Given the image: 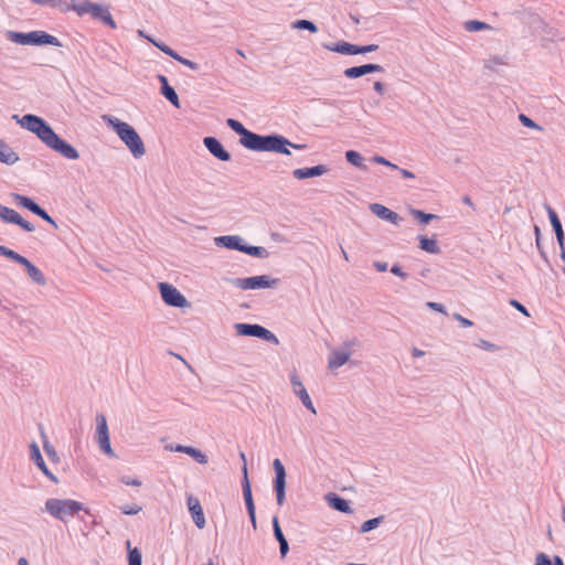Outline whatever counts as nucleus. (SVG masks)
<instances>
[{
	"label": "nucleus",
	"mask_w": 565,
	"mask_h": 565,
	"mask_svg": "<svg viewBox=\"0 0 565 565\" xmlns=\"http://www.w3.org/2000/svg\"><path fill=\"white\" fill-rule=\"evenodd\" d=\"M97 437L109 436L107 422L104 415H97Z\"/></svg>",
	"instance_id": "nucleus-40"
},
{
	"label": "nucleus",
	"mask_w": 565,
	"mask_h": 565,
	"mask_svg": "<svg viewBox=\"0 0 565 565\" xmlns=\"http://www.w3.org/2000/svg\"><path fill=\"white\" fill-rule=\"evenodd\" d=\"M242 475H243L242 490H243V497H244L246 510H247V513L250 519L253 527L256 529L257 524H256L255 504H254V500H253L250 482L248 479L247 463L243 465Z\"/></svg>",
	"instance_id": "nucleus-10"
},
{
	"label": "nucleus",
	"mask_w": 565,
	"mask_h": 565,
	"mask_svg": "<svg viewBox=\"0 0 565 565\" xmlns=\"http://www.w3.org/2000/svg\"><path fill=\"white\" fill-rule=\"evenodd\" d=\"M383 67L379 64H364L360 66L349 67L344 71V75L348 78H358L360 76L374 73L382 72Z\"/></svg>",
	"instance_id": "nucleus-19"
},
{
	"label": "nucleus",
	"mask_w": 565,
	"mask_h": 565,
	"mask_svg": "<svg viewBox=\"0 0 565 565\" xmlns=\"http://www.w3.org/2000/svg\"><path fill=\"white\" fill-rule=\"evenodd\" d=\"M154 46L158 47L164 54L169 55L173 60H175L179 63H181L182 65L189 67L190 70L195 71L198 68L196 63H194V62H192V61H190L188 58L182 57L181 55H179L174 50H172L167 44H164V43H154Z\"/></svg>",
	"instance_id": "nucleus-25"
},
{
	"label": "nucleus",
	"mask_w": 565,
	"mask_h": 565,
	"mask_svg": "<svg viewBox=\"0 0 565 565\" xmlns=\"http://www.w3.org/2000/svg\"><path fill=\"white\" fill-rule=\"evenodd\" d=\"M30 456L31 460L43 472L45 477H47L53 483H58L57 477L47 468L41 455L40 448L35 443H32L30 446Z\"/></svg>",
	"instance_id": "nucleus-14"
},
{
	"label": "nucleus",
	"mask_w": 565,
	"mask_h": 565,
	"mask_svg": "<svg viewBox=\"0 0 565 565\" xmlns=\"http://www.w3.org/2000/svg\"><path fill=\"white\" fill-rule=\"evenodd\" d=\"M545 210H546V213L548 215V218H550V222L555 231V234H556V238H557V242L559 244V247L563 248V244H564V232H563V228H562V224H561V221L556 214V212L554 211V209L550 205H545Z\"/></svg>",
	"instance_id": "nucleus-27"
},
{
	"label": "nucleus",
	"mask_w": 565,
	"mask_h": 565,
	"mask_svg": "<svg viewBox=\"0 0 565 565\" xmlns=\"http://www.w3.org/2000/svg\"><path fill=\"white\" fill-rule=\"evenodd\" d=\"M234 328L239 335L256 337L266 341L278 343L277 337L268 329L259 324L236 323Z\"/></svg>",
	"instance_id": "nucleus-9"
},
{
	"label": "nucleus",
	"mask_w": 565,
	"mask_h": 565,
	"mask_svg": "<svg viewBox=\"0 0 565 565\" xmlns=\"http://www.w3.org/2000/svg\"><path fill=\"white\" fill-rule=\"evenodd\" d=\"M215 244L221 247L242 252L243 239L238 235H224L215 237Z\"/></svg>",
	"instance_id": "nucleus-24"
},
{
	"label": "nucleus",
	"mask_w": 565,
	"mask_h": 565,
	"mask_svg": "<svg viewBox=\"0 0 565 565\" xmlns=\"http://www.w3.org/2000/svg\"><path fill=\"white\" fill-rule=\"evenodd\" d=\"M462 202H463L465 204H467L468 206H470L472 210H475V204L472 203V201H471L470 196L465 195V196L462 198Z\"/></svg>",
	"instance_id": "nucleus-63"
},
{
	"label": "nucleus",
	"mask_w": 565,
	"mask_h": 565,
	"mask_svg": "<svg viewBox=\"0 0 565 565\" xmlns=\"http://www.w3.org/2000/svg\"><path fill=\"white\" fill-rule=\"evenodd\" d=\"M1 221L4 223H11L19 225L25 232H33L34 225L29 221H25L15 210L4 206L1 215Z\"/></svg>",
	"instance_id": "nucleus-13"
},
{
	"label": "nucleus",
	"mask_w": 565,
	"mask_h": 565,
	"mask_svg": "<svg viewBox=\"0 0 565 565\" xmlns=\"http://www.w3.org/2000/svg\"><path fill=\"white\" fill-rule=\"evenodd\" d=\"M372 160L375 163H379V164H382V166H386V167H390L392 169H398V167L396 164L392 163L391 161H388L387 159H385L382 156H374Z\"/></svg>",
	"instance_id": "nucleus-46"
},
{
	"label": "nucleus",
	"mask_w": 565,
	"mask_h": 565,
	"mask_svg": "<svg viewBox=\"0 0 565 565\" xmlns=\"http://www.w3.org/2000/svg\"><path fill=\"white\" fill-rule=\"evenodd\" d=\"M121 512L126 515H135L141 511V507L134 504V505H124L120 508Z\"/></svg>",
	"instance_id": "nucleus-44"
},
{
	"label": "nucleus",
	"mask_w": 565,
	"mask_h": 565,
	"mask_svg": "<svg viewBox=\"0 0 565 565\" xmlns=\"http://www.w3.org/2000/svg\"><path fill=\"white\" fill-rule=\"evenodd\" d=\"M242 252L246 253L247 255L255 256V257H266L268 255L267 250L264 247L260 246H248L243 244Z\"/></svg>",
	"instance_id": "nucleus-36"
},
{
	"label": "nucleus",
	"mask_w": 565,
	"mask_h": 565,
	"mask_svg": "<svg viewBox=\"0 0 565 565\" xmlns=\"http://www.w3.org/2000/svg\"><path fill=\"white\" fill-rule=\"evenodd\" d=\"M164 448L169 451L186 454L201 465H205L209 461L207 456L204 452H202L200 449L191 447V446L170 444V445H167Z\"/></svg>",
	"instance_id": "nucleus-16"
},
{
	"label": "nucleus",
	"mask_w": 565,
	"mask_h": 565,
	"mask_svg": "<svg viewBox=\"0 0 565 565\" xmlns=\"http://www.w3.org/2000/svg\"><path fill=\"white\" fill-rule=\"evenodd\" d=\"M510 305L512 307H514L516 310H519L520 312H522L524 316H526V317L530 316L527 309L522 303H520L518 300H514V299L511 300Z\"/></svg>",
	"instance_id": "nucleus-53"
},
{
	"label": "nucleus",
	"mask_w": 565,
	"mask_h": 565,
	"mask_svg": "<svg viewBox=\"0 0 565 565\" xmlns=\"http://www.w3.org/2000/svg\"><path fill=\"white\" fill-rule=\"evenodd\" d=\"M273 467L275 470L274 490L276 492L277 504L282 505L285 502L286 470L279 459L274 460Z\"/></svg>",
	"instance_id": "nucleus-12"
},
{
	"label": "nucleus",
	"mask_w": 565,
	"mask_h": 565,
	"mask_svg": "<svg viewBox=\"0 0 565 565\" xmlns=\"http://www.w3.org/2000/svg\"><path fill=\"white\" fill-rule=\"evenodd\" d=\"M94 4L95 3L89 0H84L82 2H72L70 9L78 15L90 14Z\"/></svg>",
	"instance_id": "nucleus-31"
},
{
	"label": "nucleus",
	"mask_w": 565,
	"mask_h": 565,
	"mask_svg": "<svg viewBox=\"0 0 565 565\" xmlns=\"http://www.w3.org/2000/svg\"><path fill=\"white\" fill-rule=\"evenodd\" d=\"M98 444L102 451H104L106 455L114 457V451L110 446L109 436L98 437Z\"/></svg>",
	"instance_id": "nucleus-41"
},
{
	"label": "nucleus",
	"mask_w": 565,
	"mask_h": 565,
	"mask_svg": "<svg viewBox=\"0 0 565 565\" xmlns=\"http://www.w3.org/2000/svg\"><path fill=\"white\" fill-rule=\"evenodd\" d=\"M12 118L24 129L33 132L36 137L51 150L57 152L67 160H77L78 151L66 140L62 139L47 125V122L36 115H24L19 117L13 115Z\"/></svg>",
	"instance_id": "nucleus-1"
},
{
	"label": "nucleus",
	"mask_w": 565,
	"mask_h": 565,
	"mask_svg": "<svg viewBox=\"0 0 565 565\" xmlns=\"http://www.w3.org/2000/svg\"><path fill=\"white\" fill-rule=\"evenodd\" d=\"M279 279L270 278L267 275L247 277V278H236L233 281V285L242 290H255V289H265V288H274L278 285Z\"/></svg>",
	"instance_id": "nucleus-6"
},
{
	"label": "nucleus",
	"mask_w": 565,
	"mask_h": 565,
	"mask_svg": "<svg viewBox=\"0 0 565 565\" xmlns=\"http://www.w3.org/2000/svg\"><path fill=\"white\" fill-rule=\"evenodd\" d=\"M354 342L348 341L342 344V347L333 349L328 356V367L331 371H335L339 367L343 366L350 359L353 353Z\"/></svg>",
	"instance_id": "nucleus-8"
},
{
	"label": "nucleus",
	"mask_w": 565,
	"mask_h": 565,
	"mask_svg": "<svg viewBox=\"0 0 565 565\" xmlns=\"http://www.w3.org/2000/svg\"><path fill=\"white\" fill-rule=\"evenodd\" d=\"M399 171V173L402 174L403 178L405 179H414L415 178V174L409 171V170H406V169H397Z\"/></svg>",
	"instance_id": "nucleus-59"
},
{
	"label": "nucleus",
	"mask_w": 565,
	"mask_h": 565,
	"mask_svg": "<svg viewBox=\"0 0 565 565\" xmlns=\"http://www.w3.org/2000/svg\"><path fill=\"white\" fill-rule=\"evenodd\" d=\"M278 543H279L280 555L282 557H285L289 551V545H288L286 537H284L282 540H279Z\"/></svg>",
	"instance_id": "nucleus-51"
},
{
	"label": "nucleus",
	"mask_w": 565,
	"mask_h": 565,
	"mask_svg": "<svg viewBox=\"0 0 565 565\" xmlns=\"http://www.w3.org/2000/svg\"><path fill=\"white\" fill-rule=\"evenodd\" d=\"M158 288L166 305L175 308H185L190 306L188 299L174 286L168 282H159Z\"/></svg>",
	"instance_id": "nucleus-7"
},
{
	"label": "nucleus",
	"mask_w": 565,
	"mask_h": 565,
	"mask_svg": "<svg viewBox=\"0 0 565 565\" xmlns=\"http://www.w3.org/2000/svg\"><path fill=\"white\" fill-rule=\"evenodd\" d=\"M384 520V516H377L370 520L364 521L361 524L360 532L367 533L374 529H376Z\"/></svg>",
	"instance_id": "nucleus-35"
},
{
	"label": "nucleus",
	"mask_w": 565,
	"mask_h": 565,
	"mask_svg": "<svg viewBox=\"0 0 565 565\" xmlns=\"http://www.w3.org/2000/svg\"><path fill=\"white\" fill-rule=\"evenodd\" d=\"M8 39L21 45H53L62 46L61 41L45 31H32L29 33L23 32H9Z\"/></svg>",
	"instance_id": "nucleus-5"
},
{
	"label": "nucleus",
	"mask_w": 565,
	"mask_h": 565,
	"mask_svg": "<svg viewBox=\"0 0 565 565\" xmlns=\"http://www.w3.org/2000/svg\"><path fill=\"white\" fill-rule=\"evenodd\" d=\"M90 15L94 19H98V20L103 21L105 24H107L111 29H116V26H117L109 10L102 4L95 3L93 7V10L90 12Z\"/></svg>",
	"instance_id": "nucleus-23"
},
{
	"label": "nucleus",
	"mask_w": 565,
	"mask_h": 565,
	"mask_svg": "<svg viewBox=\"0 0 565 565\" xmlns=\"http://www.w3.org/2000/svg\"><path fill=\"white\" fill-rule=\"evenodd\" d=\"M45 511L58 521L66 523L79 511L89 513L82 502L72 499L50 498L45 501Z\"/></svg>",
	"instance_id": "nucleus-4"
},
{
	"label": "nucleus",
	"mask_w": 565,
	"mask_h": 565,
	"mask_svg": "<svg viewBox=\"0 0 565 565\" xmlns=\"http://www.w3.org/2000/svg\"><path fill=\"white\" fill-rule=\"evenodd\" d=\"M141 553L140 551L135 547V548H129L128 551V562H129V565H141Z\"/></svg>",
	"instance_id": "nucleus-42"
},
{
	"label": "nucleus",
	"mask_w": 565,
	"mask_h": 565,
	"mask_svg": "<svg viewBox=\"0 0 565 565\" xmlns=\"http://www.w3.org/2000/svg\"><path fill=\"white\" fill-rule=\"evenodd\" d=\"M102 120L108 128L116 132L118 138L125 143L134 158L139 159L145 156V143L132 126L115 116L107 114L102 116Z\"/></svg>",
	"instance_id": "nucleus-3"
},
{
	"label": "nucleus",
	"mask_w": 565,
	"mask_h": 565,
	"mask_svg": "<svg viewBox=\"0 0 565 565\" xmlns=\"http://www.w3.org/2000/svg\"><path fill=\"white\" fill-rule=\"evenodd\" d=\"M519 120L522 122L523 126H525L527 128L535 129L539 131L543 130L542 126L537 125L535 121H533L530 117H527L524 114L519 115Z\"/></svg>",
	"instance_id": "nucleus-43"
},
{
	"label": "nucleus",
	"mask_w": 565,
	"mask_h": 565,
	"mask_svg": "<svg viewBox=\"0 0 565 565\" xmlns=\"http://www.w3.org/2000/svg\"><path fill=\"white\" fill-rule=\"evenodd\" d=\"M120 481L122 483H125L126 486H134V487L141 486V481L139 479H137V478L122 477L120 479Z\"/></svg>",
	"instance_id": "nucleus-49"
},
{
	"label": "nucleus",
	"mask_w": 565,
	"mask_h": 565,
	"mask_svg": "<svg viewBox=\"0 0 565 565\" xmlns=\"http://www.w3.org/2000/svg\"><path fill=\"white\" fill-rule=\"evenodd\" d=\"M160 83L162 84L161 86V93L162 95L177 108L180 107V102H179V97H178V94L175 93L174 88L171 87L169 84H168V79L166 76L163 75H159L158 76Z\"/></svg>",
	"instance_id": "nucleus-28"
},
{
	"label": "nucleus",
	"mask_w": 565,
	"mask_h": 565,
	"mask_svg": "<svg viewBox=\"0 0 565 565\" xmlns=\"http://www.w3.org/2000/svg\"><path fill=\"white\" fill-rule=\"evenodd\" d=\"M374 89L376 93H379L380 95H382L384 93V85L382 82L380 81H376L373 85Z\"/></svg>",
	"instance_id": "nucleus-61"
},
{
	"label": "nucleus",
	"mask_w": 565,
	"mask_h": 565,
	"mask_svg": "<svg viewBox=\"0 0 565 565\" xmlns=\"http://www.w3.org/2000/svg\"><path fill=\"white\" fill-rule=\"evenodd\" d=\"M226 124L241 136L242 146L253 151H269L289 156L288 147L298 150L306 148V145L292 143L281 135H257L246 129L242 122L232 118L227 119Z\"/></svg>",
	"instance_id": "nucleus-2"
},
{
	"label": "nucleus",
	"mask_w": 565,
	"mask_h": 565,
	"mask_svg": "<svg viewBox=\"0 0 565 565\" xmlns=\"http://www.w3.org/2000/svg\"><path fill=\"white\" fill-rule=\"evenodd\" d=\"M418 239L420 249L429 254H438L440 252V248L436 239L428 238L426 236H419Z\"/></svg>",
	"instance_id": "nucleus-29"
},
{
	"label": "nucleus",
	"mask_w": 565,
	"mask_h": 565,
	"mask_svg": "<svg viewBox=\"0 0 565 565\" xmlns=\"http://www.w3.org/2000/svg\"><path fill=\"white\" fill-rule=\"evenodd\" d=\"M298 395L299 399L306 406L307 409H309L311 413L316 414L315 406L312 404V401L308 394V391H295Z\"/></svg>",
	"instance_id": "nucleus-39"
},
{
	"label": "nucleus",
	"mask_w": 565,
	"mask_h": 565,
	"mask_svg": "<svg viewBox=\"0 0 565 565\" xmlns=\"http://www.w3.org/2000/svg\"><path fill=\"white\" fill-rule=\"evenodd\" d=\"M454 318L460 322V324L465 328H469L472 326V321L460 316L459 313H455Z\"/></svg>",
	"instance_id": "nucleus-55"
},
{
	"label": "nucleus",
	"mask_w": 565,
	"mask_h": 565,
	"mask_svg": "<svg viewBox=\"0 0 565 565\" xmlns=\"http://www.w3.org/2000/svg\"><path fill=\"white\" fill-rule=\"evenodd\" d=\"M535 561V565H552L551 558L544 553H539Z\"/></svg>",
	"instance_id": "nucleus-47"
},
{
	"label": "nucleus",
	"mask_w": 565,
	"mask_h": 565,
	"mask_svg": "<svg viewBox=\"0 0 565 565\" xmlns=\"http://www.w3.org/2000/svg\"><path fill=\"white\" fill-rule=\"evenodd\" d=\"M377 47L379 46L376 44H370V45H363V46L358 45V50H359L358 54L370 53V52L376 51Z\"/></svg>",
	"instance_id": "nucleus-54"
},
{
	"label": "nucleus",
	"mask_w": 565,
	"mask_h": 565,
	"mask_svg": "<svg viewBox=\"0 0 565 565\" xmlns=\"http://www.w3.org/2000/svg\"><path fill=\"white\" fill-rule=\"evenodd\" d=\"M0 255L22 265L24 264L23 262L26 259V257L20 255L19 253L6 247V246H1L0 245Z\"/></svg>",
	"instance_id": "nucleus-33"
},
{
	"label": "nucleus",
	"mask_w": 565,
	"mask_h": 565,
	"mask_svg": "<svg viewBox=\"0 0 565 565\" xmlns=\"http://www.w3.org/2000/svg\"><path fill=\"white\" fill-rule=\"evenodd\" d=\"M411 214L422 224H428L430 221L437 218L438 216L430 213H425L420 210H411Z\"/></svg>",
	"instance_id": "nucleus-38"
},
{
	"label": "nucleus",
	"mask_w": 565,
	"mask_h": 565,
	"mask_svg": "<svg viewBox=\"0 0 565 565\" xmlns=\"http://www.w3.org/2000/svg\"><path fill=\"white\" fill-rule=\"evenodd\" d=\"M31 1L39 6H51V7H55L57 3V0H31Z\"/></svg>",
	"instance_id": "nucleus-57"
},
{
	"label": "nucleus",
	"mask_w": 565,
	"mask_h": 565,
	"mask_svg": "<svg viewBox=\"0 0 565 565\" xmlns=\"http://www.w3.org/2000/svg\"><path fill=\"white\" fill-rule=\"evenodd\" d=\"M186 505L195 525L199 529H203L206 524V521L199 499H196L192 494H189L186 497Z\"/></svg>",
	"instance_id": "nucleus-15"
},
{
	"label": "nucleus",
	"mask_w": 565,
	"mask_h": 565,
	"mask_svg": "<svg viewBox=\"0 0 565 565\" xmlns=\"http://www.w3.org/2000/svg\"><path fill=\"white\" fill-rule=\"evenodd\" d=\"M391 273L396 275V276H398V277H401L402 279H406L407 278V274L398 265H393L391 267Z\"/></svg>",
	"instance_id": "nucleus-50"
},
{
	"label": "nucleus",
	"mask_w": 565,
	"mask_h": 565,
	"mask_svg": "<svg viewBox=\"0 0 565 565\" xmlns=\"http://www.w3.org/2000/svg\"><path fill=\"white\" fill-rule=\"evenodd\" d=\"M19 154L4 140L0 139V162L12 166L19 161Z\"/></svg>",
	"instance_id": "nucleus-22"
},
{
	"label": "nucleus",
	"mask_w": 565,
	"mask_h": 565,
	"mask_svg": "<svg viewBox=\"0 0 565 565\" xmlns=\"http://www.w3.org/2000/svg\"><path fill=\"white\" fill-rule=\"evenodd\" d=\"M465 29L468 32H478L482 30H490L491 26L484 22L478 20H469L465 23Z\"/></svg>",
	"instance_id": "nucleus-37"
},
{
	"label": "nucleus",
	"mask_w": 565,
	"mask_h": 565,
	"mask_svg": "<svg viewBox=\"0 0 565 565\" xmlns=\"http://www.w3.org/2000/svg\"><path fill=\"white\" fill-rule=\"evenodd\" d=\"M370 210L377 217L385 220L394 225H397L401 221V216L396 212L390 210L388 207H386L380 203L371 204Z\"/></svg>",
	"instance_id": "nucleus-18"
},
{
	"label": "nucleus",
	"mask_w": 565,
	"mask_h": 565,
	"mask_svg": "<svg viewBox=\"0 0 565 565\" xmlns=\"http://www.w3.org/2000/svg\"><path fill=\"white\" fill-rule=\"evenodd\" d=\"M22 266L25 268V271L30 279L39 285V286H45L46 285V278L44 274L28 258L23 262Z\"/></svg>",
	"instance_id": "nucleus-26"
},
{
	"label": "nucleus",
	"mask_w": 565,
	"mask_h": 565,
	"mask_svg": "<svg viewBox=\"0 0 565 565\" xmlns=\"http://www.w3.org/2000/svg\"><path fill=\"white\" fill-rule=\"evenodd\" d=\"M426 306H427L428 308H430V309L435 310V311L440 312V313H444V315H446V313H447V311H446L445 307H444L441 303H439V302L428 301V302L426 303Z\"/></svg>",
	"instance_id": "nucleus-48"
},
{
	"label": "nucleus",
	"mask_w": 565,
	"mask_h": 565,
	"mask_svg": "<svg viewBox=\"0 0 565 565\" xmlns=\"http://www.w3.org/2000/svg\"><path fill=\"white\" fill-rule=\"evenodd\" d=\"M278 543H279L280 555L282 557H285L289 551V545H288L286 537H284L282 540H279Z\"/></svg>",
	"instance_id": "nucleus-52"
},
{
	"label": "nucleus",
	"mask_w": 565,
	"mask_h": 565,
	"mask_svg": "<svg viewBox=\"0 0 565 565\" xmlns=\"http://www.w3.org/2000/svg\"><path fill=\"white\" fill-rule=\"evenodd\" d=\"M12 198L17 205L28 209L29 211H31L32 213L36 214L42 220L47 222L54 228H57L56 222L47 214L45 210L39 206L32 199L18 193L12 194Z\"/></svg>",
	"instance_id": "nucleus-11"
},
{
	"label": "nucleus",
	"mask_w": 565,
	"mask_h": 565,
	"mask_svg": "<svg viewBox=\"0 0 565 565\" xmlns=\"http://www.w3.org/2000/svg\"><path fill=\"white\" fill-rule=\"evenodd\" d=\"M412 355L414 358H422V356L425 355V352L419 350V349H417V348H414L413 351H412Z\"/></svg>",
	"instance_id": "nucleus-62"
},
{
	"label": "nucleus",
	"mask_w": 565,
	"mask_h": 565,
	"mask_svg": "<svg viewBox=\"0 0 565 565\" xmlns=\"http://www.w3.org/2000/svg\"><path fill=\"white\" fill-rule=\"evenodd\" d=\"M328 171L326 166L319 164L310 168H299L294 170L292 175L298 179H307V178H313V177H320Z\"/></svg>",
	"instance_id": "nucleus-21"
},
{
	"label": "nucleus",
	"mask_w": 565,
	"mask_h": 565,
	"mask_svg": "<svg viewBox=\"0 0 565 565\" xmlns=\"http://www.w3.org/2000/svg\"><path fill=\"white\" fill-rule=\"evenodd\" d=\"M345 159L352 166H354L356 168H360V169H365V166L363 163L364 159H363V157L358 151H355V150H348L345 152Z\"/></svg>",
	"instance_id": "nucleus-32"
},
{
	"label": "nucleus",
	"mask_w": 565,
	"mask_h": 565,
	"mask_svg": "<svg viewBox=\"0 0 565 565\" xmlns=\"http://www.w3.org/2000/svg\"><path fill=\"white\" fill-rule=\"evenodd\" d=\"M326 500L332 509H334L339 512H342V513H351L352 512L349 501L345 500L344 498L340 497L337 493H333V492L328 493L326 495Z\"/></svg>",
	"instance_id": "nucleus-20"
},
{
	"label": "nucleus",
	"mask_w": 565,
	"mask_h": 565,
	"mask_svg": "<svg viewBox=\"0 0 565 565\" xmlns=\"http://www.w3.org/2000/svg\"><path fill=\"white\" fill-rule=\"evenodd\" d=\"M45 452L47 454L49 457H52V458H56V451L54 449V447L47 443L44 444L43 446Z\"/></svg>",
	"instance_id": "nucleus-56"
},
{
	"label": "nucleus",
	"mask_w": 565,
	"mask_h": 565,
	"mask_svg": "<svg viewBox=\"0 0 565 565\" xmlns=\"http://www.w3.org/2000/svg\"><path fill=\"white\" fill-rule=\"evenodd\" d=\"M273 530H274V536L277 541L282 540L285 537V535L280 529L277 516H275L273 519Z\"/></svg>",
	"instance_id": "nucleus-45"
},
{
	"label": "nucleus",
	"mask_w": 565,
	"mask_h": 565,
	"mask_svg": "<svg viewBox=\"0 0 565 565\" xmlns=\"http://www.w3.org/2000/svg\"><path fill=\"white\" fill-rule=\"evenodd\" d=\"M330 50L344 55H356L359 51L358 45L344 41L337 43Z\"/></svg>",
	"instance_id": "nucleus-30"
},
{
	"label": "nucleus",
	"mask_w": 565,
	"mask_h": 565,
	"mask_svg": "<svg viewBox=\"0 0 565 565\" xmlns=\"http://www.w3.org/2000/svg\"><path fill=\"white\" fill-rule=\"evenodd\" d=\"M138 35L146 39L147 41H149L150 43H152L154 45V43H159L158 41H156L154 39H152L150 35L146 34L145 31L142 30H138Z\"/></svg>",
	"instance_id": "nucleus-60"
},
{
	"label": "nucleus",
	"mask_w": 565,
	"mask_h": 565,
	"mask_svg": "<svg viewBox=\"0 0 565 565\" xmlns=\"http://www.w3.org/2000/svg\"><path fill=\"white\" fill-rule=\"evenodd\" d=\"M291 28L295 30H307L311 33H316L318 31L316 24L309 20H296L291 23Z\"/></svg>",
	"instance_id": "nucleus-34"
},
{
	"label": "nucleus",
	"mask_w": 565,
	"mask_h": 565,
	"mask_svg": "<svg viewBox=\"0 0 565 565\" xmlns=\"http://www.w3.org/2000/svg\"><path fill=\"white\" fill-rule=\"evenodd\" d=\"M204 146L207 150L218 160L228 161L231 154L223 148L222 143L214 137H205L203 139Z\"/></svg>",
	"instance_id": "nucleus-17"
},
{
	"label": "nucleus",
	"mask_w": 565,
	"mask_h": 565,
	"mask_svg": "<svg viewBox=\"0 0 565 565\" xmlns=\"http://www.w3.org/2000/svg\"><path fill=\"white\" fill-rule=\"evenodd\" d=\"M553 564L554 565H564V562H563L561 556L555 555L554 558H553Z\"/></svg>",
	"instance_id": "nucleus-64"
},
{
	"label": "nucleus",
	"mask_w": 565,
	"mask_h": 565,
	"mask_svg": "<svg viewBox=\"0 0 565 565\" xmlns=\"http://www.w3.org/2000/svg\"><path fill=\"white\" fill-rule=\"evenodd\" d=\"M374 267L377 271L383 273L387 270V264L384 262H375Z\"/></svg>",
	"instance_id": "nucleus-58"
}]
</instances>
